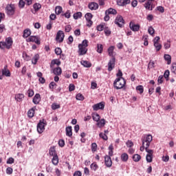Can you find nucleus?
Returning a JSON list of instances; mask_svg holds the SVG:
<instances>
[{"label":"nucleus","mask_w":176,"mask_h":176,"mask_svg":"<svg viewBox=\"0 0 176 176\" xmlns=\"http://www.w3.org/2000/svg\"><path fill=\"white\" fill-rule=\"evenodd\" d=\"M30 35H31V30L30 29H25L24 31H23V38H28V36H30Z\"/></svg>","instance_id":"nucleus-31"},{"label":"nucleus","mask_w":176,"mask_h":176,"mask_svg":"<svg viewBox=\"0 0 176 176\" xmlns=\"http://www.w3.org/2000/svg\"><path fill=\"white\" fill-rule=\"evenodd\" d=\"M80 63L83 65V67H85V68H90V67H91V63L87 60H81Z\"/></svg>","instance_id":"nucleus-27"},{"label":"nucleus","mask_w":176,"mask_h":176,"mask_svg":"<svg viewBox=\"0 0 176 176\" xmlns=\"http://www.w3.org/2000/svg\"><path fill=\"white\" fill-rule=\"evenodd\" d=\"M6 174H8V175H12V174H13V168H12L11 167H8L6 168Z\"/></svg>","instance_id":"nucleus-53"},{"label":"nucleus","mask_w":176,"mask_h":176,"mask_svg":"<svg viewBox=\"0 0 176 176\" xmlns=\"http://www.w3.org/2000/svg\"><path fill=\"white\" fill-rule=\"evenodd\" d=\"M1 74L4 76H10V71L8 69V66H5L4 68L2 69Z\"/></svg>","instance_id":"nucleus-19"},{"label":"nucleus","mask_w":176,"mask_h":176,"mask_svg":"<svg viewBox=\"0 0 176 176\" xmlns=\"http://www.w3.org/2000/svg\"><path fill=\"white\" fill-rule=\"evenodd\" d=\"M164 47L167 50V49H170L171 47V41L170 40H168L166 43H164Z\"/></svg>","instance_id":"nucleus-40"},{"label":"nucleus","mask_w":176,"mask_h":176,"mask_svg":"<svg viewBox=\"0 0 176 176\" xmlns=\"http://www.w3.org/2000/svg\"><path fill=\"white\" fill-rule=\"evenodd\" d=\"M136 90L140 92V94H142L144 93V86L142 85H138L136 87Z\"/></svg>","instance_id":"nucleus-46"},{"label":"nucleus","mask_w":176,"mask_h":176,"mask_svg":"<svg viewBox=\"0 0 176 176\" xmlns=\"http://www.w3.org/2000/svg\"><path fill=\"white\" fill-rule=\"evenodd\" d=\"M99 137L100 138H102V140H104V141H108V136L107 135V134H105L104 133H100L99 134Z\"/></svg>","instance_id":"nucleus-44"},{"label":"nucleus","mask_w":176,"mask_h":176,"mask_svg":"<svg viewBox=\"0 0 176 176\" xmlns=\"http://www.w3.org/2000/svg\"><path fill=\"white\" fill-rule=\"evenodd\" d=\"M65 36V34H64V32H63L62 30H58L56 34V41L58 42L59 43H63L64 41Z\"/></svg>","instance_id":"nucleus-7"},{"label":"nucleus","mask_w":176,"mask_h":176,"mask_svg":"<svg viewBox=\"0 0 176 176\" xmlns=\"http://www.w3.org/2000/svg\"><path fill=\"white\" fill-rule=\"evenodd\" d=\"M66 135L67 137H72V126L66 127Z\"/></svg>","instance_id":"nucleus-28"},{"label":"nucleus","mask_w":176,"mask_h":176,"mask_svg":"<svg viewBox=\"0 0 176 176\" xmlns=\"http://www.w3.org/2000/svg\"><path fill=\"white\" fill-rule=\"evenodd\" d=\"M23 98H24V94H17L15 95V100L19 102H21V101H23Z\"/></svg>","instance_id":"nucleus-24"},{"label":"nucleus","mask_w":176,"mask_h":176,"mask_svg":"<svg viewBox=\"0 0 176 176\" xmlns=\"http://www.w3.org/2000/svg\"><path fill=\"white\" fill-rule=\"evenodd\" d=\"M33 102L35 105H38L39 102H41V95L39 94H36L33 98Z\"/></svg>","instance_id":"nucleus-17"},{"label":"nucleus","mask_w":176,"mask_h":176,"mask_svg":"<svg viewBox=\"0 0 176 176\" xmlns=\"http://www.w3.org/2000/svg\"><path fill=\"white\" fill-rule=\"evenodd\" d=\"M153 155H148V154L146 155V162H148V163H152L153 159Z\"/></svg>","instance_id":"nucleus-45"},{"label":"nucleus","mask_w":176,"mask_h":176,"mask_svg":"<svg viewBox=\"0 0 176 176\" xmlns=\"http://www.w3.org/2000/svg\"><path fill=\"white\" fill-rule=\"evenodd\" d=\"M152 68H155V61L154 60H150V62L148 64L147 69L151 70Z\"/></svg>","instance_id":"nucleus-37"},{"label":"nucleus","mask_w":176,"mask_h":176,"mask_svg":"<svg viewBox=\"0 0 176 176\" xmlns=\"http://www.w3.org/2000/svg\"><path fill=\"white\" fill-rule=\"evenodd\" d=\"M38 60H39V54H36L32 58V63L34 64V65H36V63H38Z\"/></svg>","instance_id":"nucleus-32"},{"label":"nucleus","mask_w":176,"mask_h":176,"mask_svg":"<svg viewBox=\"0 0 176 176\" xmlns=\"http://www.w3.org/2000/svg\"><path fill=\"white\" fill-rule=\"evenodd\" d=\"M63 53V50H61V48L60 47H56L55 49V54L57 55V56H60V54H61Z\"/></svg>","instance_id":"nucleus-52"},{"label":"nucleus","mask_w":176,"mask_h":176,"mask_svg":"<svg viewBox=\"0 0 176 176\" xmlns=\"http://www.w3.org/2000/svg\"><path fill=\"white\" fill-rule=\"evenodd\" d=\"M87 46H89V41L85 39L81 44L78 45V55L85 56L87 53Z\"/></svg>","instance_id":"nucleus-2"},{"label":"nucleus","mask_w":176,"mask_h":176,"mask_svg":"<svg viewBox=\"0 0 176 176\" xmlns=\"http://www.w3.org/2000/svg\"><path fill=\"white\" fill-rule=\"evenodd\" d=\"M143 40H144V46H148V36H143Z\"/></svg>","instance_id":"nucleus-62"},{"label":"nucleus","mask_w":176,"mask_h":176,"mask_svg":"<svg viewBox=\"0 0 176 176\" xmlns=\"http://www.w3.org/2000/svg\"><path fill=\"white\" fill-rule=\"evenodd\" d=\"M126 145L128 148H131V146H133L134 143H133L131 140H128L126 143Z\"/></svg>","instance_id":"nucleus-57"},{"label":"nucleus","mask_w":176,"mask_h":176,"mask_svg":"<svg viewBox=\"0 0 176 176\" xmlns=\"http://www.w3.org/2000/svg\"><path fill=\"white\" fill-rule=\"evenodd\" d=\"M120 159L122 162H126L127 160H129V155L126 153H124L121 155Z\"/></svg>","instance_id":"nucleus-26"},{"label":"nucleus","mask_w":176,"mask_h":176,"mask_svg":"<svg viewBox=\"0 0 176 176\" xmlns=\"http://www.w3.org/2000/svg\"><path fill=\"white\" fill-rule=\"evenodd\" d=\"M154 47L156 49V52H160V50H162V44H160V43H154Z\"/></svg>","instance_id":"nucleus-38"},{"label":"nucleus","mask_w":176,"mask_h":176,"mask_svg":"<svg viewBox=\"0 0 176 176\" xmlns=\"http://www.w3.org/2000/svg\"><path fill=\"white\" fill-rule=\"evenodd\" d=\"M115 50V46H110L108 50V54L110 57H113V51Z\"/></svg>","instance_id":"nucleus-25"},{"label":"nucleus","mask_w":176,"mask_h":176,"mask_svg":"<svg viewBox=\"0 0 176 176\" xmlns=\"http://www.w3.org/2000/svg\"><path fill=\"white\" fill-rule=\"evenodd\" d=\"M85 19L87 21H91V19H93V14L91 13H87L85 14Z\"/></svg>","instance_id":"nucleus-47"},{"label":"nucleus","mask_w":176,"mask_h":176,"mask_svg":"<svg viewBox=\"0 0 176 176\" xmlns=\"http://www.w3.org/2000/svg\"><path fill=\"white\" fill-rule=\"evenodd\" d=\"M164 58L166 61H167L168 65H170L171 64V56L169 54H165L164 56Z\"/></svg>","instance_id":"nucleus-33"},{"label":"nucleus","mask_w":176,"mask_h":176,"mask_svg":"<svg viewBox=\"0 0 176 176\" xmlns=\"http://www.w3.org/2000/svg\"><path fill=\"white\" fill-rule=\"evenodd\" d=\"M33 8L35 12H38V10L42 8V5H41L39 3H36L33 5Z\"/></svg>","instance_id":"nucleus-36"},{"label":"nucleus","mask_w":176,"mask_h":176,"mask_svg":"<svg viewBox=\"0 0 176 176\" xmlns=\"http://www.w3.org/2000/svg\"><path fill=\"white\" fill-rule=\"evenodd\" d=\"M6 13L8 16H13L16 12V8L13 4H8L6 8Z\"/></svg>","instance_id":"nucleus-4"},{"label":"nucleus","mask_w":176,"mask_h":176,"mask_svg":"<svg viewBox=\"0 0 176 176\" xmlns=\"http://www.w3.org/2000/svg\"><path fill=\"white\" fill-rule=\"evenodd\" d=\"M104 108H105V103H104V102L97 103L93 106L94 111H98L99 109H104Z\"/></svg>","instance_id":"nucleus-12"},{"label":"nucleus","mask_w":176,"mask_h":176,"mask_svg":"<svg viewBox=\"0 0 176 176\" xmlns=\"http://www.w3.org/2000/svg\"><path fill=\"white\" fill-rule=\"evenodd\" d=\"M12 46L13 38H12V37H7L5 41L0 42V49H1V50H5V49L9 50L12 49Z\"/></svg>","instance_id":"nucleus-1"},{"label":"nucleus","mask_w":176,"mask_h":176,"mask_svg":"<svg viewBox=\"0 0 176 176\" xmlns=\"http://www.w3.org/2000/svg\"><path fill=\"white\" fill-rule=\"evenodd\" d=\"M28 97H32L34 96V90L31 89H28Z\"/></svg>","instance_id":"nucleus-63"},{"label":"nucleus","mask_w":176,"mask_h":176,"mask_svg":"<svg viewBox=\"0 0 176 176\" xmlns=\"http://www.w3.org/2000/svg\"><path fill=\"white\" fill-rule=\"evenodd\" d=\"M54 65H61V61H60V59H53L51 61L50 68H54Z\"/></svg>","instance_id":"nucleus-16"},{"label":"nucleus","mask_w":176,"mask_h":176,"mask_svg":"<svg viewBox=\"0 0 176 176\" xmlns=\"http://www.w3.org/2000/svg\"><path fill=\"white\" fill-rule=\"evenodd\" d=\"M100 118L101 117L100 116V114L97 113H92V119L93 120H94V122H98V120H100Z\"/></svg>","instance_id":"nucleus-29"},{"label":"nucleus","mask_w":176,"mask_h":176,"mask_svg":"<svg viewBox=\"0 0 176 176\" xmlns=\"http://www.w3.org/2000/svg\"><path fill=\"white\" fill-rule=\"evenodd\" d=\"M27 42H34L36 45H39L41 43V38L38 36H30L27 39Z\"/></svg>","instance_id":"nucleus-9"},{"label":"nucleus","mask_w":176,"mask_h":176,"mask_svg":"<svg viewBox=\"0 0 176 176\" xmlns=\"http://www.w3.org/2000/svg\"><path fill=\"white\" fill-rule=\"evenodd\" d=\"M49 153L50 156H57V153L56 152V147L52 146L49 150Z\"/></svg>","instance_id":"nucleus-23"},{"label":"nucleus","mask_w":176,"mask_h":176,"mask_svg":"<svg viewBox=\"0 0 176 176\" xmlns=\"http://www.w3.org/2000/svg\"><path fill=\"white\" fill-rule=\"evenodd\" d=\"M171 72L176 75V63L172 64Z\"/></svg>","instance_id":"nucleus-58"},{"label":"nucleus","mask_w":176,"mask_h":176,"mask_svg":"<svg viewBox=\"0 0 176 176\" xmlns=\"http://www.w3.org/2000/svg\"><path fill=\"white\" fill-rule=\"evenodd\" d=\"M53 73L54 75L60 76L61 74H63V70L61 69V67H58L53 69Z\"/></svg>","instance_id":"nucleus-20"},{"label":"nucleus","mask_w":176,"mask_h":176,"mask_svg":"<svg viewBox=\"0 0 176 176\" xmlns=\"http://www.w3.org/2000/svg\"><path fill=\"white\" fill-rule=\"evenodd\" d=\"M58 145H59V146L63 148L64 146V145H65V142L64 141V140H59Z\"/></svg>","instance_id":"nucleus-60"},{"label":"nucleus","mask_w":176,"mask_h":176,"mask_svg":"<svg viewBox=\"0 0 176 176\" xmlns=\"http://www.w3.org/2000/svg\"><path fill=\"white\" fill-rule=\"evenodd\" d=\"M13 163H14V159L13 157H10L7 160V164H13Z\"/></svg>","instance_id":"nucleus-59"},{"label":"nucleus","mask_w":176,"mask_h":176,"mask_svg":"<svg viewBox=\"0 0 176 176\" xmlns=\"http://www.w3.org/2000/svg\"><path fill=\"white\" fill-rule=\"evenodd\" d=\"M73 17L74 20H78V19H80V17H82V12H78L76 13H74Z\"/></svg>","instance_id":"nucleus-39"},{"label":"nucleus","mask_w":176,"mask_h":176,"mask_svg":"<svg viewBox=\"0 0 176 176\" xmlns=\"http://www.w3.org/2000/svg\"><path fill=\"white\" fill-rule=\"evenodd\" d=\"M103 50H104V46L102 45V44H97L96 52L98 53H99L100 54H101V53H102Z\"/></svg>","instance_id":"nucleus-34"},{"label":"nucleus","mask_w":176,"mask_h":176,"mask_svg":"<svg viewBox=\"0 0 176 176\" xmlns=\"http://www.w3.org/2000/svg\"><path fill=\"white\" fill-rule=\"evenodd\" d=\"M104 164L107 167H112V160L109 155L104 156Z\"/></svg>","instance_id":"nucleus-13"},{"label":"nucleus","mask_w":176,"mask_h":176,"mask_svg":"<svg viewBox=\"0 0 176 176\" xmlns=\"http://www.w3.org/2000/svg\"><path fill=\"white\" fill-rule=\"evenodd\" d=\"M52 162L54 166H57V164H58V155H54L52 160Z\"/></svg>","instance_id":"nucleus-35"},{"label":"nucleus","mask_w":176,"mask_h":176,"mask_svg":"<svg viewBox=\"0 0 176 176\" xmlns=\"http://www.w3.org/2000/svg\"><path fill=\"white\" fill-rule=\"evenodd\" d=\"M148 32L150 35L153 36L155 35V29L152 26H150L148 29Z\"/></svg>","instance_id":"nucleus-50"},{"label":"nucleus","mask_w":176,"mask_h":176,"mask_svg":"<svg viewBox=\"0 0 176 176\" xmlns=\"http://www.w3.org/2000/svg\"><path fill=\"white\" fill-rule=\"evenodd\" d=\"M61 12H63V8L61 6H56L55 8L56 14H61Z\"/></svg>","instance_id":"nucleus-42"},{"label":"nucleus","mask_w":176,"mask_h":176,"mask_svg":"<svg viewBox=\"0 0 176 176\" xmlns=\"http://www.w3.org/2000/svg\"><path fill=\"white\" fill-rule=\"evenodd\" d=\"M46 126V123L43 121H40L37 124V131L39 134H42L43 131H45V126Z\"/></svg>","instance_id":"nucleus-10"},{"label":"nucleus","mask_w":176,"mask_h":176,"mask_svg":"<svg viewBox=\"0 0 176 176\" xmlns=\"http://www.w3.org/2000/svg\"><path fill=\"white\" fill-rule=\"evenodd\" d=\"M98 8V3L96 2H90L88 4V8L90 9V10H97Z\"/></svg>","instance_id":"nucleus-14"},{"label":"nucleus","mask_w":176,"mask_h":176,"mask_svg":"<svg viewBox=\"0 0 176 176\" xmlns=\"http://www.w3.org/2000/svg\"><path fill=\"white\" fill-rule=\"evenodd\" d=\"M35 109H36V107H32L28 111V118H34L35 115Z\"/></svg>","instance_id":"nucleus-18"},{"label":"nucleus","mask_w":176,"mask_h":176,"mask_svg":"<svg viewBox=\"0 0 176 176\" xmlns=\"http://www.w3.org/2000/svg\"><path fill=\"white\" fill-rule=\"evenodd\" d=\"M148 148L149 146H145V151L147 152V153H148L147 155H153V150H151Z\"/></svg>","instance_id":"nucleus-49"},{"label":"nucleus","mask_w":176,"mask_h":176,"mask_svg":"<svg viewBox=\"0 0 176 176\" xmlns=\"http://www.w3.org/2000/svg\"><path fill=\"white\" fill-rule=\"evenodd\" d=\"M129 27L131 30H132V31H134L135 32L140 31V26L139 24H134V23H130Z\"/></svg>","instance_id":"nucleus-15"},{"label":"nucleus","mask_w":176,"mask_h":176,"mask_svg":"<svg viewBox=\"0 0 176 176\" xmlns=\"http://www.w3.org/2000/svg\"><path fill=\"white\" fill-rule=\"evenodd\" d=\"M96 126H98L99 129H101V127H104V126H105V119L102 118L101 120H99L96 123Z\"/></svg>","instance_id":"nucleus-21"},{"label":"nucleus","mask_w":176,"mask_h":176,"mask_svg":"<svg viewBox=\"0 0 176 176\" xmlns=\"http://www.w3.org/2000/svg\"><path fill=\"white\" fill-rule=\"evenodd\" d=\"M24 6H25V2L24 1V0H19V8L20 9H23Z\"/></svg>","instance_id":"nucleus-48"},{"label":"nucleus","mask_w":176,"mask_h":176,"mask_svg":"<svg viewBox=\"0 0 176 176\" xmlns=\"http://www.w3.org/2000/svg\"><path fill=\"white\" fill-rule=\"evenodd\" d=\"M74 176H82V172H80V170H77L74 172Z\"/></svg>","instance_id":"nucleus-64"},{"label":"nucleus","mask_w":176,"mask_h":176,"mask_svg":"<svg viewBox=\"0 0 176 176\" xmlns=\"http://www.w3.org/2000/svg\"><path fill=\"white\" fill-rule=\"evenodd\" d=\"M170 76V70H166L164 74V77L166 80H168V77Z\"/></svg>","instance_id":"nucleus-55"},{"label":"nucleus","mask_w":176,"mask_h":176,"mask_svg":"<svg viewBox=\"0 0 176 176\" xmlns=\"http://www.w3.org/2000/svg\"><path fill=\"white\" fill-rule=\"evenodd\" d=\"M72 30V27H71V25H67L65 26V32H69Z\"/></svg>","instance_id":"nucleus-61"},{"label":"nucleus","mask_w":176,"mask_h":176,"mask_svg":"<svg viewBox=\"0 0 176 176\" xmlns=\"http://www.w3.org/2000/svg\"><path fill=\"white\" fill-rule=\"evenodd\" d=\"M115 61L116 58L115 56H113L108 63V71L111 72L113 68H115Z\"/></svg>","instance_id":"nucleus-11"},{"label":"nucleus","mask_w":176,"mask_h":176,"mask_svg":"<svg viewBox=\"0 0 176 176\" xmlns=\"http://www.w3.org/2000/svg\"><path fill=\"white\" fill-rule=\"evenodd\" d=\"M91 148L92 152H97V143H92Z\"/></svg>","instance_id":"nucleus-54"},{"label":"nucleus","mask_w":176,"mask_h":176,"mask_svg":"<svg viewBox=\"0 0 176 176\" xmlns=\"http://www.w3.org/2000/svg\"><path fill=\"white\" fill-rule=\"evenodd\" d=\"M153 137L151 135H145L142 139V144L145 145L146 142V146H150L151 142H152Z\"/></svg>","instance_id":"nucleus-6"},{"label":"nucleus","mask_w":176,"mask_h":176,"mask_svg":"<svg viewBox=\"0 0 176 176\" xmlns=\"http://www.w3.org/2000/svg\"><path fill=\"white\" fill-rule=\"evenodd\" d=\"M155 0H148L144 3V8L147 9V10H153L155 8Z\"/></svg>","instance_id":"nucleus-8"},{"label":"nucleus","mask_w":176,"mask_h":176,"mask_svg":"<svg viewBox=\"0 0 176 176\" xmlns=\"http://www.w3.org/2000/svg\"><path fill=\"white\" fill-rule=\"evenodd\" d=\"M76 100L78 101H83L85 100V96L82 94H78L76 96Z\"/></svg>","instance_id":"nucleus-43"},{"label":"nucleus","mask_w":176,"mask_h":176,"mask_svg":"<svg viewBox=\"0 0 176 176\" xmlns=\"http://www.w3.org/2000/svg\"><path fill=\"white\" fill-rule=\"evenodd\" d=\"M105 14H118V11L113 8H109L105 11Z\"/></svg>","instance_id":"nucleus-22"},{"label":"nucleus","mask_w":176,"mask_h":176,"mask_svg":"<svg viewBox=\"0 0 176 176\" xmlns=\"http://www.w3.org/2000/svg\"><path fill=\"white\" fill-rule=\"evenodd\" d=\"M90 168L92 171H97V170H98V165L97 164V162H93L90 165Z\"/></svg>","instance_id":"nucleus-30"},{"label":"nucleus","mask_w":176,"mask_h":176,"mask_svg":"<svg viewBox=\"0 0 176 176\" xmlns=\"http://www.w3.org/2000/svg\"><path fill=\"white\" fill-rule=\"evenodd\" d=\"M115 24L118 25L120 28H122L123 25H124V19H123V16L120 15L117 16L115 20Z\"/></svg>","instance_id":"nucleus-5"},{"label":"nucleus","mask_w":176,"mask_h":176,"mask_svg":"<svg viewBox=\"0 0 176 176\" xmlns=\"http://www.w3.org/2000/svg\"><path fill=\"white\" fill-rule=\"evenodd\" d=\"M133 162H140V160H141V155L138 154H135L133 156Z\"/></svg>","instance_id":"nucleus-41"},{"label":"nucleus","mask_w":176,"mask_h":176,"mask_svg":"<svg viewBox=\"0 0 176 176\" xmlns=\"http://www.w3.org/2000/svg\"><path fill=\"white\" fill-rule=\"evenodd\" d=\"M104 34H105V35H107V36H109V35H111V30H109V28H106L104 29Z\"/></svg>","instance_id":"nucleus-56"},{"label":"nucleus","mask_w":176,"mask_h":176,"mask_svg":"<svg viewBox=\"0 0 176 176\" xmlns=\"http://www.w3.org/2000/svg\"><path fill=\"white\" fill-rule=\"evenodd\" d=\"M60 108V106L58 104L53 103L52 104V109H53L54 111H55V109H58Z\"/></svg>","instance_id":"nucleus-51"},{"label":"nucleus","mask_w":176,"mask_h":176,"mask_svg":"<svg viewBox=\"0 0 176 176\" xmlns=\"http://www.w3.org/2000/svg\"><path fill=\"white\" fill-rule=\"evenodd\" d=\"M126 85V80L123 77H118L113 82V86L116 90L123 89Z\"/></svg>","instance_id":"nucleus-3"}]
</instances>
